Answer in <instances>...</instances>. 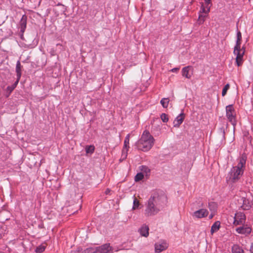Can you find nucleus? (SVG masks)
Instances as JSON below:
<instances>
[{"label": "nucleus", "instance_id": "nucleus-8", "mask_svg": "<svg viewBox=\"0 0 253 253\" xmlns=\"http://www.w3.org/2000/svg\"><path fill=\"white\" fill-rule=\"evenodd\" d=\"M95 253H113V248L110 244H105L96 247Z\"/></svg>", "mask_w": 253, "mask_h": 253}, {"label": "nucleus", "instance_id": "nucleus-15", "mask_svg": "<svg viewBox=\"0 0 253 253\" xmlns=\"http://www.w3.org/2000/svg\"><path fill=\"white\" fill-rule=\"evenodd\" d=\"M149 228L148 225H143L139 230V232L142 236L147 237L149 235Z\"/></svg>", "mask_w": 253, "mask_h": 253}, {"label": "nucleus", "instance_id": "nucleus-29", "mask_svg": "<svg viewBox=\"0 0 253 253\" xmlns=\"http://www.w3.org/2000/svg\"><path fill=\"white\" fill-rule=\"evenodd\" d=\"M141 170L143 172L145 173L146 174L149 173L150 171V169L146 166H142L141 167Z\"/></svg>", "mask_w": 253, "mask_h": 253}, {"label": "nucleus", "instance_id": "nucleus-26", "mask_svg": "<svg viewBox=\"0 0 253 253\" xmlns=\"http://www.w3.org/2000/svg\"><path fill=\"white\" fill-rule=\"evenodd\" d=\"M139 206V201L136 199L135 197H134L133 199V205L132 207L133 210H135L138 208Z\"/></svg>", "mask_w": 253, "mask_h": 253}, {"label": "nucleus", "instance_id": "nucleus-9", "mask_svg": "<svg viewBox=\"0 0 253 253\" xmlns=\"http://www.w3.org/2000/svg\"><path fill=\"white\" fill-rule=\"evenodd\" d=\"M129 134H128L124 140V146L122 150V159L124 160L126 158L127 154V151L129 148Z\"/></svg>", "mask_w": 253, "mask_h": 253}, {"label": "nucleus", "instance_id": "nucleus-27", "mask_svg": "<svg viewBox=\"0 0 253 253\" xmlns=\"http://www.w3.org/2000/svg\"><path fill=\"white\" fill-rule=\"evenodd\" d=\"M229 87H230V85L228 84H226L224 86V88L222 89V95L223 96H224L226 95L227 91L229 89Z\"/></svg>", "mask_w": 253, "mask_h": 253}, {"label": "nucleus", "instance_id": "nucleus-7", "mask_svg": "<svg viewBox=\"0 0 253 253\" xmlns=\"http://www.w3.org/2000/svg\"><path fill=\"white\" fill-rule=\"evenodd\" d=\"M245 214L242 212L236 213L234 216V224L235 225H243L246 222Z\"/></svg>", "mask_w": 253, "mask_h": 253}, {"label": "nucleus", "instance_id": "nucleus-14", "mask_svg": "<svg viewBox=\"0 0 253 253\" xmlns=\"http://www.w3.org/2000/svg\"><path fill=\"white\" fill-rule=\"evenodd\" d=\"M184 119V115L183 113L180 114L173 121V126L174 127H178L183 122Z\"/></svg>", "mask_w": 253, "mask_h": 253}, {"label": "nucleus", "instance_id": "nucleus-20", "mask_svg": "<svg viewBox=\"0 0 253 253\" xmlns=\"http://www.w3.org/2000/svg\"><path fill=\"white\" fill-rule=\"evenodd\" d=\"M46 247V244L45 243H42L36 248V252L37 253H42L45 250Z\"/></svg>", "mask_w": 253, "mask_h": 253}, {"label": "nucleus", "instance_id": "nucleus-16", "mask_svg": "<svg viewBox=\"0 0 253 253\" xmlns=\"http://www.w3.org/2000/svg\"><path fill=\"white\" fill-rule=\"evenodd\" d=\"M220 222L219 221H217L214 223L211 227V234H213L214 232H217L220 228Z\"/></svg>", "mask_w": 253, "mask_h": 253}, {"label": "nucleus", "instance_id": "nucleus-31", "mask_svg": "<svg viewBox=\"0 0 253 253\" xmlns=\"http://www.w3.org/2000/svg\"><path fill=\"white\" fill-rule=\"evenodd\" d=\"M82 253H95V249L93 248H87Z\"/></svg>", "mask_w": 253, "mask_h": 253}, {"label": "nucleus", "instance_id": "nucleus-6", "mask_svg": "<svg viewBox=\"0 0 253 253\" xmlns=\"http://www.w3.org/2000/svg\"><path fill=\"white\" fill-rule=\"evenodd\" d=\"M226 116L228 121L235 126L236 125V114L232 105L226 106Z\"/></svg>", "mask_w": 253, "mask_h": 253}, {"label": "nucleus", "instance_id": "nucleus-5", "mask_svg": "<svg viewBox=\"0 0 253 253\" xmlns=\"http://www.w3.org/2000/svg\"><path fill=\"white\" fill-rule=\"evenodd\" d=\"M238 201L241 205V208L244 210H249L253 205V202L249 199L247 194L245 192L241 193L240 198Z\"/></svg>", "mask_w": 253, "mask_h": 253}, {"label": "nucleus", "instance_id": "nucleus-37", "mask_svg": "<svg viewBox=\"0 0 253 253\" xmlns=\"http://www.w3.org/2000/svg\"><path fill=\"white\" fill-rule=\"evenodd\" d=\"M188 253H194L193 252H190Z\"/></svg>", "mask_w": 253, "mask_h": 253}, {"label": "nucleus", "instance_id": "nucleus-33", "mask_svg": "<svg viewBox=\"0 0 253 253\" xmlns=\"http://www.w3.org/2000/svg\"><path fill=\"white\" fill-rule=\"evenodd\" d=\"M179 70V68H174L172 69L170 71L171 72L174 73V72H176L178 71Z\"/></svg>", "mask_w": 253, "mask_h": 253}, {"label": "nucleus", "instance_id": "nucleus-30", "mask_svg": "<svg viewBox=\"0 0 253 253\" xmlns=\"http://www.w3.org/2000/svg\"><path fill=\"white\" fill-rule=\"evenodd\" d=\"M161 118L163 122H167L169 121L168 116L165 113H163L161 115Z\"/></svg>", "mask_w": 253, "mask_h": 253}, {"label": "nucleus", "instance_id": "nucleus-25", "mask_svg": "<svg viewBox=\"0 0 253 253\" xmlns=\"http://www.w3.org/2000/svg\"><path fill=\"white\" fill-rule=\"evenodd\" d=\"M94 151V147L93 145L87 146L85 147V151L86 153H93Z\"/></svg>", "mask_w": 253, "mask_h": 253}, {"label": "nucleus", "instance_id": "nucleus-18", "mask_svg": "<svg viewBox=\"0 0 253 253\" xmlns=\"http://www.w3.org/2000/svg\"><path fill=\"white\" fill-rule=\"evenodd\" d=\"M232 253H244V251L242 247L238 245H234L232 248Z\"/></svg>", "mask_w": 253, "mask_h": 253}, {"label": "nucleus", "instance_id": "nucleus-35", "mask_svg": "<svg viewBox=\"0 0 253 253\" xmlns=\"http://www.w3.org/2000/svg\"><path fill=\"white\" fill-rule=\"evenodd\" d=\"M110 192V190L109 189H107L105 191V193L106 194H108Z\"/></svg>", "mask_w": 253, "mask_h": 253}, {"label": "nucleus", "instance_id": "nucleus-12", "mask_svg": "<svg viewBox=\"0 0 253 253\" xmlns=\"http://www.w3.org/2000/svg\"><path fill=\"white\" fill-rule=\"evenodd\" d=\"M236 231L239 234L248 235L251 233L252 229L246 225L236 228Z\"/></svg>", "mask_w": 253, "mask_h": 253}, {"label": "nucleus", "instance_id": "nucleus-22", "mask_svg": "<svg viewBox=\"0 0 253 253\" xmlns=\"http://www.w3.org/2000/svg\"><path fill=\"white\" fill-rule=\"evenodd\" d=\"M160 102L164 108H167L169 103V99L168 98H163Z\"/></svg>", "mask_w": 253, "mask_h": 253}, {"label": "nucleus", "instance_id": "nucleus-1", "mask_svg": "<svg viewBox=\"0 0 253 253\" xmlns=\"http://www.w3.org/2000/svg\"><path fill=\"white\" fill-rule=\"evenodd\" d=\"M167 204V197L161 191H154L149 199L145 210L146 216H152L162 211Z\"/></svg>", "mask_w": 253, "mask_h": 253}, {"label": "nucleus", "instance_id": "nucleus-19", "mask_svg": "<svg viewBox=\"0 0 253 253\" xmlns=\"http://www.w3.org/2000/svg\"><path fill=\"white\" fill-rule=\"evenodd\" d=\"M16 72L17 73V78L20 79L21 76V64L19 61H18L16 64Z\"/></svg>", "mask_w": 253, "mask_h": 253}, {"label": "nucleus", "instance_id": "nucleus-3", "mask_svg": "<svg viewBox=\"0 0 253 253\" xmlns=\"http://www.w3.org/2000/svg\"><path fill=\"white\" fill-rule=\"evenodd\" d=\"M155 139L149 131L145 130L143 131L140 139L136 143L139 150L144 152L149 151L154 145Z\"/></svg>", "mask_w": 253, "mask_h": 253}, {"label": "nucleus", "instance_id": "nucleus-24", "mask_svg": "<svg viewBox=\"0 0 253 253\" xmlns=\"http://www.w3.org/2000/svg\"><path fill=\"white\" fill-rule=\"evenodd\" d=\"M206 16V15H204L202 14H199V18L198 20V22L199 25L202 24L204 22Z\"/></svg>", "mask_w": 253, "mask_h": 253}, {"label": "nucleus", "instance_id": "nucleus-13", "mask_svg": "<svg viewBox=\"0 0 253 253\" xmlns=\"http://www.w3.org/2000/svg\"><path fill=\"white\" fill-rule=\"evenodd\" d=\"M192 69V67L190 66L185 67L182 69V75L183 77L187 79H190L192 76V73H190L191 70Z\"/></svg>", "mask_w": 253, "mask_h": 253}, {"label": "nucleus", "instance_id": "nucleus-23", "mask_svg": "<svg viewBox=\"0 0 253 253\" xmlns=\"http://www.w3.org/2000/svg\"><path fill=\"white\" fill-rule=\"evenodd\" d=\"M20 80V79L17 78V80L15 82V83L11 86H8L7 87V90L9 91L10 92H12L13 89L16 87L19 81Z\"/></svg>", "mask_w": 253, "mask_h": 253}, {"label": "nucleus", "instance_id": "nucleus-17", "mask_svg": "<svg viewBox=\"0 0 253 253\" xmlns=\"http://www.w3.org/2000/svg\"><path fill=\"white\" fill-rule=\"evenodd\" d=\"M20 23L21 31H24L26 27L27 16L26 15H24L22 16Z\"/></svg>", "mask_w": 253, "mask_h": 253}, {"label": "nucleus", "instance_id": "nucleus-36", "mask_svg": "<svg viewBox=\"0 0 253 253\" xmlns=\"http://www.w3.org/2000/svg\"><path fill=\"white\" fill-rule=\"evenodd\" d=\"M213 217L212 215H211L210 216V218H212Z\"/></svg>", "mask_w": 253, "mask_h": 253}, {"label": "nucleus", "instance_id": "nucleus-21", "mask_svg": "<svg viewBox=\"0 0 253 253\" xmlns=\"http://www.w3.org/2000/svg\"><path fill=\"white\" fill-rule=\"evenodd\" d=\"M211 6L205 5L204 6L203 4H202L201 6V11L200 12L205 13L206 14H208L210 11Z\"/></svg>", "mask_w": 253, "mask_h": 253}, {"label": "nucleus", "instance_id": "nucleus-4", "mask_svg": "<svg viewBox=\"0 0 253 253\" xmlns=\"http://www.w3.org/2000/svg\"><path fill=\"white\" fill-rule=\"evenodd\" d=\"M241 41L242 34L240 31H238L237 34L236 43L233 51L234 54L236 56V63L238 66H240L242 65L243 62V57L245 54L244 48L243 47L241 48Z\"/></svg>", "mask_w": 253, "mask_h": 253}, {"label": "nucleus", "instance_id": "nucleus-2", "mask_svg": "<svg viewBox=\"0 0 253 253\" xmlns=\"http://www.w3.org/2000/svg\"><path fill=\"white\" fill-rule=\"evenodd\" d=\"M247 156L243 154L239 158L237 166L233 167L228 175V180L232 182L238 181L244 173V169L246 163Z\"/></svg>", "mask_w": 253, "mask_h": 253}, {"label": "nucleus", "instance_id": "nucleus-10", "mask_svg": "<svg viewBox=\"0 0 253 253\" xmlns=\"http://www.w3.org/2000/svg\"><path fill=\"white\" fill-rule=\"evenodd\" d=\"M209 211L207 210L202 209L194 212L192 214V216L194 218H201L207 217Z\"/></svg>", "mask_w": 253, "mask_h": 253}, {"label": "nucleus", "instance_id": "nucleus-11", "mask_svg": "<svg viewBox=\"0 0 253 253\" xmlns=\"http://www.w3.org/2000/svg\"><path fill=\"white\" fill-rule=\"evenodd\" d=\"M168 248V244L165 241H160L155 244V249L157 253H160Z\"/></svg>", "mask_w": 253, "mask_h": 253}, {"label": "nucleus", "instance_id": "nucleus-28", "mask_svg": "<svg viewBox=\"0 0 253 253\" xmlns=\"http://www.w3.org/2000/svg\"><path fill=\"white\" fill-rule=\"evenodd\" d=\"M143 177H144V175L142 174V173H141V172L138 173L135 176V181H138L139 180H141L143 179Z\"/></svg>", "mask_w": 253, "mask_h": 253}, {"label": "nucleus", "instance_id": "nucleus-34", "mask_svg": "<svg viewBox=\"0 0 253 253\" xmlns=\"http://www.w3.org/2000/svg\"><path fill=\"white\" fill-rule=\"evenodd\" d=\"M250 251L252 253H253V242L252 243V244L251 245Z\"/></svg>", "mask_w": 253, "mask_h": 253}, {"label": "nucleus", "instance_id": "nucleus-32", "mask_svg": "<svg viewBox=\"0 0 253 253\" xmlns=\"http://www.w3.org/2000/svg\"><path fill=\"white\" fill-rule=\"evenodd\" d=\"M205 1V5L211 6V0H204Z\"/></svg>", "mask_w": 253, "mask_h": 253}]
</instances>
